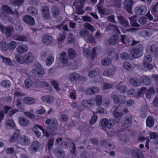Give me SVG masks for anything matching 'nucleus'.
<instances>
[{
  "mask_svg": "<svg viewBox=\"0 0 158 158\" xmlns=\"http://www.w3.org/2000/svg\"><path fill=\"white\" fill-rule=\"evenodd\" d=\"M24 103L29 105L32 104L35 101L34 99L30 97H27L24 98L23 100Z\"/></svg>",
  "mask_w": 158,
  "mask_h": 158,
  "instance_id": "nucleus-45",
  "label": "nucleus"
},
{
  "mask_svg": "<svg viewBox=\"0 0 158 158\" xmlns=\"http://www.w3.org/2000/svg\"><path fill=\"white\" fill-rule=\"evenodd\" d=\"M113 113L116 119L120 118L123 115L121 108L119 107H117L115 110L113 111Z\"/></svg>",
  "mask_w": 158,
  "mask_h": 158,
  "instance_id": "nucleus-26",
  "label": "nucleus"
},
{
  "mask_svg": "<svg viewBox=\"0 0 158 158\" xmlns=\"http://www.w3.org/2000/svg\"><path fill=\"white\" fill-rule=\"evenodd\" d=\"M131 53L130 54L128 55L126 52L122 53L120 54V57L123 60H127L128 58L130 59V57H131Z\"/></svg>",
  "mask_w": 158,
  "mask_h": 158,
  "instance_id": "nucleus-64",
  "label": "nucleus"
},
{
  "mask_svg": "<svg viewBox=\"0 0 158 158\" xmlns=\"http://www.w3.org/2000/svg\"><path fill=\"white\" fill-rule=\"evenodd\" d=\"M99 90V88L98 87H93L87 89L86 93L88 94L93 95L98 93Z\"/></svg>",
  "mask_w": 158,
  "mask_h": 158,
  "instance_id": "nucleus-32",
  "label": "nucleus"
},
{
  "mask_svg": "<svg viewBox=\"0 0 158 158\" xmlns=\"http://www.w3.org/2000/svg\"><path fill=\"white\" fill-rule=\"evenodd\" d=\"M53 152L57 158H64L65 156L64 151L60 147H57L54 149Z\"/></svg>",
  "mask_w": 158,
  "mask_h": 158,
  "instance_id": "nucleus-8",
  "label": "nucleus"
},
{
  "mask_svg": "<svg viewBox=\"0 0 158 158\" xmlns=\"http://www.w3.org/2000/svg\"><path fill=\"white\" fill-rule=\"evenodd\" d=\"M86 40H88L89 42L91 43H94L95 42V40L92 34H89V33L87 35L86 38L85 39Z\"/></svg>",
  "mask_w": 158,
  "mask_h": 158,
  "instance_id": "nucleus-61",
  "label": "nucleus"
},
{
  "mask_svg": "<svg viewBox=\"0 0 158 158\" xmlns=\"http://www.w3.org/2000/svg\"><path fill=\"white\" fill-rule=\"evenodd\" d=\"M23 21L27 24L33 25L35 23L34 18L31 16L28 15L24 16L23 18Z\"/></svg>",
  "mask_w": 158,
  "mask_h": 158,
  "instance_id": "nucleus-19",
  "label": "nucleus"
},
{
  "mask_svg": "<svg viewBox=\"0 0 158 158\" xmlns=\"http://www.w3.org/2000/svg\"><path fill=\"white\" fill-rule=\"evenodd\" d=\"M132 118L130 117H127L124 118L122 123V125L123 127L125 128H127L130 127L131 125Z\"/></svg>",
  "mask_w": 158,
  "mask_h": 158,
  "instance_id": "nucleus-24",
  "label": "nucleus"
},
{
  "mask_svg": "<svg viewBox=\"0 0 158 158\" xmlns=\"http://www.w3.org/2000/svg\"><path fill=\"white\" fill-rule=\"evenodd\" d=\"M143 50V47L142 45H138L130 50L131 57L130 59L133 60L140 57L143 54L142 51Z\"/></svg>",
  "mask_w": 158,
  "mask_h": 158,
  "instance_id": "nucleus-2",
  "label": "nucleus"
},
{
  "mask_svg": "<svg viewBox=\"0 0 158 158\" xmlns=\"http://www.w3.org/2000/svg\"><path fill=\"white\" fill-rule=\"evenodd\" d=\"M152 61V58L149 55L145 56L143 64V66L148 68L149 69H152L153 68L152 64H149L148 62H150Z\"/></svg>",
  "mask_w": 158,
  "mask_h": 158,
  "instance_id": "nucleus-10",
  "label": "nucleus"
},
{
  "mask_svg": "<svg viewBox=\"0 0 158 158\" xmlns=\"http://www.w3.org/2000/svg\"><path fill=\"white\" fill-rule=\"evenodd\" d=\"M24 115L30 119L34 118L35 116L34 114V111L32 110H31L28 111L24 112Z\"/></svg>",
  "mask_w": 158,
  "mask_h": 158,
  "instance_id": "nucleus-38",
  "label": "nucleus"
},
{
  "mask_svg": "<svg viewBox=\"0 0 158 158\" xmlns=\"http://www.w3.org/2000/svg\"><path fill=\"white\" fill-rule=\"evenodd\" d=\"M59 58L60 62L63 64H66L68 63V56L66 52H64L60 54Z\"/></svg>",
  "mask_w": 158,
  "mask_h": 158,
  "instance_id": "nucleus-20",
  "label": "nucleus"
},
{
  "mask_svg": "<svg viewBox=\"0 0 158 158\" xmlns=\"http://www.w3.org/2000/svg\"><path fill=\"white\" fill-rule=\"evenodd\" d=\"M152 14L155 16H157V14L158 13V2L155 5V6L152 8Z\"/></svg>",
  "mask_w": 158,
  "mask_h": 158,
  "instance_id": "nucleus-59",
  "label": "nucleus"
},
{
  "mask_svg": "<svg viewBox=\"0 0 158 158\" xmlns=\"http://www.w3.org/2000/svg\"><path fill=\"white\" fill-rule=\"evenodd\" d=\"M111 62V60L108 58L104 59L101 62V64L102 65L107 66L110 64Z\"/></svg>",
  "mask_w": 158,
  "mask_h": 158,
  "instance_id": "nucleus-62",
  "label": "nucleus"
},
{
  "mask_svg": "<svg viewBox=\"0 0 158 158\" xmlns=\"http://www.w3.org/2000/svg\"><path fill=\"white\" fill-rule=\"evenodd\" d=\"M0 85L3 87L8 88L10 86L11 83L9 80H5L1 82Z\"/></svg>",
  "mask_w": 158,
  "mask_h": 158,
  "instance_id": "nucleus-50",
  "label": "nucleus"
},
{
  "mask_svg": "<svg viewBox=\"0 0 158 158\" xmlns=\"http://www.w3.org/2000/svg\"><path fill=\"white\" fill-rule=\"evenodd\" d=\"M18 142L19 143L23 146L29 145L30 143V138L25 135L20 136L18 139Z\"/></svg>",
  "mask_w": 158,
  "mask_h": 158,
  "instance_id": "nucleus-9",
  "label": "nucleus"
},
{
  "mask_svg": "<svg viewBox=\"0 0 158 158\" xmlns=\"http://www.w3.org/2000/svg\"><path fill=\"white\" fill-rule=\"evenodd\" d=\"M11 108L7 106H5L4 107L5 112L6 114H8L10 116H12L15 114L19 111V110L17 109H13L9 111V110L11 109Z\"/></svg>",
  "mask_w": 158,
  "mask_h": 158,
  "instance_id": "nucleus-28",
  "label": "nucleus"
},
{
  "mask_svg": "<svg viewBox=\"0 0 158 158\" xmlns=\"http://www.w3.org/2000/svg\"><path fill=\"white\" fill-rule=\"evenodd\" d=\"M108 54L110 58L115 59L116 60H118V56L116 53L115 50L113 48H110L108 50Z\"/></svg>",
  "mask_w": 158,
  "mask_h": 158,
  "instance_id": "nucleus-27",
  "label": "nucleus"
},
{
  "mask_svg": "<svg viewBox=\"0 0 158 158\" xmlns=\"http://www.w3.org/2000/svg\"><path fill=\"white\" fill-rule=\"evenodd\" d=\"M24 62L27 64H30L31 63L34 59V56L31 52H28L23 56Z\"/></svg>",
  "mask_w": 158,
  "mask_h": 158,
  "instance_id": "nucleus-13",
  "label": "nucleus"
},
{
  "mask_svg": "<svg viewBox=\"0 0 158 158\" xmlns=\"http://www.w3.org/2000/svg\"><path fill=\"white\" fill-rule=\"evenodd\" d=\"M14 27L11 25H9L7 27H5L0 24V30L3 33L6 34L7 37H10L12 35L11 33L14 31Z\"/></svg>",
  "mask_w": 158,
  "mask_h": 158,
  "instance_id": "nucleus-5",
  "label": "nucleus"
},
{
  "mask_svg": "<svg viewBox=\"0 0 158 158\" xmlns=\"http://www.w3.org/2000/svg\"><path fill=\"white\" fill-rule=\"evenodd\" d=\"M27 13L33 15H36L38 13V10L34 7L30 6L27 9Z\"/></svg>",
  "mask_w": 158,
  "mask_h": 158,
  "instance_id": "nucleus-41",
  "label": "nucleus"
},
{
  "mask_svg": "<svg viewBox=\"0 0 158 158\" xmlns=\"http://www.w3.org/2000/svg\"><path fill=\"white\" fill-rule=\"evenodd\" d=\"M39 142L37 140H35L32 143L31 145L29 147V151L30 153H34L37 150L39 147Z\"/></svg>",
  "mask_w": 158,
  "mask_h": 158,
  "instance_id": "nucleus-12",
  "label": "nucleus"
},
{
  "mask_svg": "<svg viewBox=\"0 0 158 158\" xmlns=\"http://www.w3.org/2000/svg\"><path fill=\"white\" fill-rule=\"evenodd\" d=\"M115 88L118 92L122 94L126 93L127 91V86L120 83L117 84Z\"/></svg>",
  "mask_w": 158,
  "mask_h": 158,
  "instance_id": "nucleus-29",
  "label": "nucleus"
},
{
  "mask_svg": "<svg viewBox=\"0 0 158 158\" xmlns=\"http://www.w3.org/2000/svg\"><path fill=\"white\" fill-rule=\"evenodd\" d=\"M24 0H13L12 1V3L13 6H17L19 7L22 5Z\"/></svg>",
  "mask_w": 158,
  "mask_h": 158,
  "instance_id": "nucleus-58",
  "label": "nucleus"
},
{
  "mask_svg": "<svg viewBox=\"0 0 158 158\" xmlns=\"http://www.w3.org/2000/svg\"><path fill=\"white\" fill-rule=\"evenodd\" d=\"M131 154L133 158H144L142 152L138 149L133 151Z\"/></svg>",
  "mask_w": 158,
  "mask_h": 158,
  "instance_id": "nucleus-17",
  "label": "nucleus"
},
{
  "mask_svg": "<svg viewBox=\"0 0 158 158\" xmlns=\"http://www.w3.org/2000/svg\"><path fill=\"white\" fill-rule=\"evenodd\" d=\"M18 120L19 124L23 127L27 126L30 123V121L24 117H21L19 118Z\"/></svg>",
  "mask_w": 158,
  "mask_h": 158,
  "instance_id": "nucleus-16",
  "label": "nucleus"
},
{
  "mask_svg": "<svg viewBox=\"0 0 158 158\" xmlns=\"http://www.w3.org/2000/svg\"><path fill=\"white\" fill-rule=\"evenodd\" d=\"M114 73V70L113 69H108L105 70L103 73L104 76H110L113 75Z\"/></svg>",
  "mask_w": 158,
  "mask_h": 158,
  "instance_id": "nucleus-46",
  "label": "nucleus"
},
{
  "mask_svg": "<svg viewBox=\"0 0 158 158\" xmlns=\"http://www.w3.org/2000/svg\"><path fill=\"white\" fill-rule=\"evenodd\" d=\"M31 72L33 75L39 77H42L44 74V71L40 65L33 68Z\"/></svg>",
  "mask_w": 158,
  "mask_h": 158,
  "instance_id": "nucleus-6",
  "label": "nucleus"
},
{
  "mask_svg": "<svg viewBox=\"0 0 158 158\" xmlns=\"http://www.w3.org/2000/svg\"><path fill=\"white\" fill-rule=\"evenodd\" d=\"M133 2L132 0H125L123 3L124 8L130 14H132L131 9Z\"/></svg>",
  "mask_w": 158,
  "mask_h": 158,
  "instance_id": "nucleus-11",
  "label": "nucleus"
},
{
  "mask_svg": "<svg viewBox=\"0 0 158 158\" xmlns=\"http://www.w3.org/2000/svg\"><path fill=\"white\" fill-rule=\"evenodd\" d=\"M98 9L99 13L103 15H107L108 14V10L102 6H98Z\"/></svg>",
  "mask_w": 158,
  "mask_h": 158,
  "instance_id": "nucleus-52",
  "label": "nucleus"
},
{
  "mask_svg": "<svg viewBox=\"0 0 158 158\" xmlns=\"http://www.w3.org/2000/svg\"><path fill=\"white\" fill-rule=\"evenodd\" d=\"M52 36L47 34L44 35L42 39V41L44 44L47 45H49L52 44L53 42Z\"/></svg>",
  "mask_w": 158,
  "mask_h": 158,
  "instance_id": "nucleus-14",
  "label": "nucleus"
},
{
  "mask_svg": "<svg viewBox=\"0 0 158 158\" xmlns=\"http://www.w3.org/2000/svg\"><path fill=\"white\" fill-rule=\"evenodd\" d=\"M155 93V91L153 89L150 88L147 90V92L146 94V97L148 98H150L152 95L154 94Z\"/></svg>",
  "mask_w": 158,
  "mask_h": 158,
  "instance_id": "nucleus-57",
  "label": "nucleus"
},
{
  "mask_svg": "<svg viewBox=\"0 0 158 158\" xmlns=\"http://www.w3.org/2000/svg\"><path fill=\"white\" fill-rule=\"evenodd\" d=\"M106 30L107 31L111 30L114 31L116 33L120 34V31L118 27L113 24H110L106 27Z\"/></svg>",
  "mask_w": 158,
  "mask_h": 158,
  "instance_id": "nucleus-31",
  "label": "nucleus"
},
{
  "mask_svg": "<svg viewBox=\"0 0 158 158\" xmlns=\"http://www.w3.org/2000/svg\"><path fill=\"white\" fill-rule=\"evenodd\" d=\"M54 61V58L52 56L49 55L47 58L46 65L47 66L51 65Z\"/></svg>",
  "mask_w": 158,
  "mask_h": 158,
  "instance_id": "nucleus-56",
  "label": "nucleus"
},
{
  "mask_svg": "<svg viewBox=\"0 0 158 158\" xmlns=\"http://www.w3.org/2000/svg\"><path fill=\"white\" fill-rule=\"evenodd\" d=\"M85 28L89 30L91 32H93L96 30L94 27L88 23H87L84 24Z\"/></svg>",
  "mask_w": 158,
  "mask_h": 158,
  "instance_id": "nucleus-55",
  "label": "nucleus"
},
{
  "mask_svg": "<svg viewBox=\"0 0 158 158\" xmlns=\"http://www.w3.org/2000/svg\"><path fill=\"white\" fill-rule=\"evenodd\" d=\"M118 35H113L110 36L108 40V42L110 45H114L118 43Z\"/></svg>",
  "mask_w": 158,
  "mask_h": 158,
  "instance_id": "nucleus-22",
  "label": "nucleus"
},
{
  "mask_svg": "<svg viewBox=\"0 0 158 158\" xmlns=\"http://www.w3.org/2000/svg\"><path fill=\"white\" fill-rule=\"evenodd\" d=\"M38 128L41 130L42 131L43 134L44 135V136H46L47 138H48L49 136V134L47 133L43 128L39 125L35 124L34 126V127L32 128V130L35 134L36 135L37 138H39L41 136V133L38 130Z\"/></svg>",
  "mask_w": 158,
  "mask_h": 158,
  "instance_id": "nucleus-3",
  "label": "nucleus"
},
{
  "mask_svg": "<svg viewBox=\"0 0 158 158\" xmlns=\"http://www.w3.org/2000/svg\"><path fill=\"white\" fill-rule=\"evenodd\" d=\"M16 50L19 54H23L27 51L28 48L26 45H21L17 47Z\"/></svg>",
  "mask_w": 158,
  "mask_h": 158,
  "instance_id": "nucleus-36",
  "label": "nucleus"
},
{
  "mask_svg": "<svg viewBox=\"0 0 158 158\" xmlns=\"http://www.w3.org/2000/svg\"><path fill=\"white\" fill-rule=\"evenodd\" d=\"M45 123L48 125L45 130L47 133L55 132L57 131L58 122L55 118L46 119Z\"/></svg>",
  "mask_w": 158,
  "mask_h": 158,
  "instance_id": "nucleus-1",
  "label": "nucleus"
},
{
  "mask_svg": "<svg viewBox=\"0 0 158 158\" xmlns=\"http://www.w3.org/2000/svg\"><path fill=\"white\" fill-rule=\"evenodd\" d=\"M120 40L122 43L124 44L129 43L131 41L129 39L127 36L122 35H121Z\"/></svg>",
  "mask_w": 158,
  "mask_h": 158,
  "instance_id": "nucleus-54",
  "label": "nucleus"
},
{
  "mask_svg": "<svg viewBox=\"0 0 158 158\" xmlns=\"http://www.w3.org/2000/svg\"><path fill=\"white\" fill-rule=\"evenodd\" d=\"M68 54L69 58L71 59H74L76 56V52L73 49L69 48L68 51Z\"/></svg>",
  "mask_w": 158,
  "mask_h": 158,
  "instance_id": "nucleus-48",
  "label": "nucleus"
},
{
  "mask_svg": "<svg viewBox=\"0 0 158 158\" xmlns=\"http://www.w3.org/2000/svg\"><path fill=\"white\" fill-rule=\"evenodd\" d=\"M98 72L97 69L89 71L88 73V75L90 77H93L97 76L98 74Z\"/></svg>",
  "mask_w": 158,
  "mask_h": 158,
  "instance_id": "nucleus-53",
  "label": "nucleus"
},
{
  "mask_svg": "<svg viewBox=\"0 0 158 158\" xmlns=\"http://www.w3.org/2000/svg\"><path fill=\"white\" fill-rule=\"evenodd\" d=\"M117 19L119 21V23L120 24L123 25L126 27H128L129 26L128 21L123 16L119 15L117 16Z\"/></svg>",
  "mask_w": 158,
  "mask_h": 158,
  "instance_id": "nucleus-25",
  "label": "nucleus"
},
{
  "mask_svg": "<svg viewBox=\"0 0 158 158\" xmlns=\"http://www.w3.org/2000/svg\"><path fill=\"white\" fill-rule=\"evenodd\" d=\"M67 65L69 67V68L70 69L74 70L76 69L77 67V65L76 62L73 61L71 63H67Z\"/></svg>",
  "mask_w": 158,
  "mask_h": 158,
  "instance_id": "nucleus-60",
  "label": "nucleus"
},
{
  "mask_svg": "<svg viewBox=\"0 0 158 158\" xmlns=\"http://www.w3.org/2000/svg\"><path fill=\"white\" fill-rule=\"evenodd\" d=\"M1 59H2V61L6 65H12V62L10 58L4 57L3 56L0 55V60Z\"/></svg>",
  "mask_w": 158,
  "mask_h": 158,
  "instance_id": "nucleus-39",
  "label": "nucleus"
},
{
  "mask_svg": "<svg viewBox=\"0 0 158 158\" xmlns=\"http://www.w3.org/2000/svg\"><path fill=\"white\" fill-rule=\"evenodd\" d=\"M156 49V47L154 44H151L149 45L147 47V51H151L152 53H154Z\"/></svg>",
  "mask_w": 158,
  "mask_h": 158,
  "instance_id": "nucleus-63",
  "label": "nucleus"
},
{
  "mask_svg": "<svg viewBox=\"0 0 158 158\" xmlns=\"http://www.w3.org/2000/svg\"><path fill=\"white\" fill-rule=\"evenodd\" d=\"M41 99L44 102L48 103L52 102L54 100L53 97L50 95L42 96Z\"/></svg>",
  "mask_w": 158,
  "mask_h": 158,
  "instance_id": "nucleus-33",
  "label": "nucleus"
},
{
  "mask_svg": "<svg viewBox=\"0 0 158 158\" xmlns=\"http://www.w3.org/2000/svg\"><path fill=\"white\" fill-rule=\"evenodd\" d=\"M60 10L59 8L56 6H54L52 8V14L54 18L57 17L60 14Z\"/></svg>",
  "mask_w": 158,
  "mask_h": 158,
  "instance_id": "nucleus-42",
  "label": "nucleus"
},
{
  "mask_svg": "<svg viewBox=\"0 0 158 158\" xmlns=\"http://www.w3.org/2000/svg\"><path fill=\"white\" fill-rule=\"evenodd\" d=\"M36 84L38 87H48L49 86L52 89V88L51 86L48 85L47 83V82H45L44 81H36Z\"/></svg>",
  "mask_w": 158,
  "mask_h": 158,
  "instance_id": "nucleus-47",
  "label": "nucleus"
},
{
  "mask_svg": "<svg viewBox=\"0 0 158 158\" xmlns=\"http://www.w3.org/2000/svg\"><path fill=\"white\" fill-rule=\"evenodd\" d=\"M152 30L149 29L142 31L140 32V35L143 37H150L152 35Z\"/></svg>",
  "mask_w": 158,
  "mask_h": 158,
  "instance_id": "nucleus-34",
  "label": "nucleus"
},
{
  "mask_svg": "<svg viewBox=\"0 0 158 158\" xmlns=\"http://www.w3.org/2000/svg\"><path fill=\"white\" fill-rule=\"evenodd\" d=\"M5 124L8 129L13 128L15 126V123L12 119L7 120L5 122Z\"/></svg>",
  "mask_w": 158,
  "mask_h": 158,
  "instance_id": "nucleus-37",
  "label": "nucleus"
},
{
  "mask_svg": "<svg viewBox=\"0 0 158 158\" xmlns=\"http://www.w3.org/2000/svg\"><path fill=\"white\" fill-rule=\"evenodd\" d=\"M42 14L43 17L48 19L49 18L50 13L49 8L47 6H44L42 8Z\"/></svg>",
  "mask_w": 158,
  "mask_h": 158,
  "instance_id": "nucleus-21",
  "label": "nucleus"
},
{
  "mask_svg": "<svg viewBox=\"0 0 158 158\" xmlns=\"http://www.w3.org/2000/svg\"><path fill=\"white\" fill-rule=\"evenodd\" d=\"M2 10L6 12L8 14L12 15H13L14 14V12L10 9V7L7 5H2Z\"/></svg>",
  "mask_w": 158,
  "mask_h": 158,
  "instance_id": "nucleus-43",
  "label": "nucleus"
},
{
  "mask_svg": "<svg viewBox=\"0 0 158 158\" xmlns=\"http://www.w3.org/2000/svg\"><path fill=\"white\" fill-rule=\"evenodd\" d=\"M135 17L132 16L129 18V19L130 21V24L131 26L139 27L140 25H139L136 22L135 19Z\"/></svg>",
  "mask_w": 158,
  "mask_h": 158,
  "instance_id": "nucleus-49",
  "label": "nucleus"
},
{
  "mask_svg": "<svg viewBox=\"0 0 158 158\" xmlns=\"http://www.w3.org/2000/svg\"><path fill=\"white\" fill-rule=\"evenodd\" d=\"M102 96L99 95H97L96 96L95 100L96 101V104L97 106H99L102 105Z\"/></svg>",
  "mask_w": 158,
  "mask_h": 158,
  "instance_id": "nucleus-51",
  "label": "nucleus"
},
{
  "mask_svg": "<svg viewBox=\"0 0 158 158\" xmlns=\"http://www.w3.org/2000/svg\"><path fill=\"white\" fill-rule=\"evenodd\" d=\"M111 98L113 99L114 103L119 106L124 104L126 101V98L124 96H117L113 94L111 95Z\"/></svg>",
  "mask_w": 158,
  "mask_h": 158,
  "instance_id": "nucleus-4",
  "label": "nucleus"
},
{
  "mask_svg": "<svg viewBox=\"0 0 158 158\" xmlns=\"http://www.w3.org/2000/svg\"><path fill=\"white\" fill-rule=\"evenodd\" d=\"M147 11V8L144 6L137 7L135 8V13L138 15H143Z\"/></svg>",
  "mask_w": 158,
  "mask_h": 158,
  "instance_id": "nucleus-15",
  "label": "nucleus"
},
{
  "mask_svg": "<svg viewBox=\"0 0 158 158\" xmlns=\"http://www.w3.org/2000/svg\"><path fill=\"white\" fill-rule=\"evenodd\" d=\"M114 120L113 119H110L109 120L106 118L102 119L101 122V124L102 127H107L111 128L114 124Z\"/></svg>",
  "mask_w": 158,
  "mask_h": 158,
  "instance_id": "nucleus-7",
  "label": "nucleus"
},
{
  "mask_svg": "<svg viewBox=\"0 0 158 158\" xmlns=\"http://www.w3.org/2000/svg\"><path fill=\"white\" fill-rule=\"evenodd\" d=\"M80 76V75L78 73L74 72L70 74L69 77V79L71 81H76L79 78Z\"/></svg>",
  "mask_w": 158,
  "mask_h": 158,
  "instance_id": "nucleus-40",
  "label": "nucleus"
},
{
  "mask_svg": "<svg viewBox=\"0 0 158 158\" xmlns=\"http://www.w3.org/2000/svg\"><path fill=\"white\" fill-rule=\"evenodd\" d=\"M20 135V131L19 130H15L11 138L9 140V141L10 142H14L19 138Z\"/></svg>",
  "mask_w": 158,
  "mask_h": 158,
  "instance_id": "nucleus-23",
  "label": "nucleus"
},
{
  "mask_svg": "<svg viewBox=\"0 0 158 158\" xmlns=\"http://www.w3.org/2000/svg\"><path fill=\"white\" fill-rule=\"evenodd\" d=\"M154 118L151 116L148 117L146 120V124L147 127L151 128L153 127L154 123Z\"/></svg>",
  "mask_w": 158,
  "mask_h": 158,
  "instance_id": "nucleus-30",
  "label": "nucleus"
},
{
  "mask_svg": "<svg viewBox=\"0 0 158 158\" xmlns=\"http://www.w3.org/2000/svg\"><path fill=\"white\" fill-rule=\"evenodd\" d=\"M142 82L146 86L149 85L151 84V81L150 79L147 76H143L142 77Z\"/></svg>",
  "mask_w": 158,
  "mask_h": 158,
  "instance_id": "nucleus-35",
  "label": "nucleus"
},
{
  "mask_svg": "<svg viewBox=\"0 0 158 158\" xmlns=\"http://www.w3.org/2000/svg\"><path fill=\"white\" fill-rule=\"evenodd\" d=\"M75 6L76 9V13L79 15H82L84 12V11L82 10L83 5H79L76 6Z\"/></svg>",
  "mask_w": 158,
  "mask_h": 158,
  "instance_id": "nucleus-44",
  "label": "nucleus"
},
{
  "mask_svg": "<svg viewBox=\"0 0 158 158\" xmlns=\"http://www.w3.org/2000/svg\"><path fill=\"white\" fill-rule=\"evenodd\" d=\"M130 84L135 87H139L141 86L142 83L141 81L136 78H132L129 80Z\"/></svg>",
  "mask_w": 158,
  "mask_h": 158,
  "instance_id": "nucleus-18",
  "label": "nucleus"
}]
</instances>
